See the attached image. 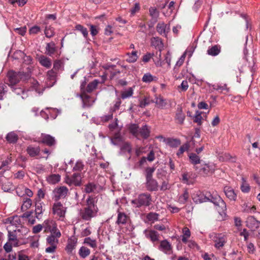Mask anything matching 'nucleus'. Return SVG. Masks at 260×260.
<instances>
[{
  "mask_svg": "<svg viewBox=\"0 0 260 260\" xmlns=\"http://www.w3.org/2000/svg\"><path fill=\"white\" fill-rule=\"evenodd\" d=\"M185 116L183 113L181 109H178L176 114V119L180 124H183L185 119Z\"/></svg>",
  "mask_w": 260,
  "mask_h": 260,
  "instance_id": "obj_47",
  "label": "nucleus"
},
{
  "mask_svg": "<svg viewBox=\"0 0 260 260\" xmlns=\"http://www.w3.org/2000/svg\"><path fill=\"white\" fill-rule=\"evenodd\" d=\"M166 144L172 148H177L181 144V141L178 139L167 138Z\"/></svg>",
  "mask_w": 260,
  "mask_h": 260,
  "instance_id": "obj_34",
  "label": "nucleus"
},
{
  "mask_svg": "<svg viewBox=\"0 0 260 260\" xmlns=\"http://www.w3.org/2000/svg\"><path fill=\"white\" fill-rule=\"evenodd\" d=\"M100 83V81L98 79H94L93 81L90 82L87 86L86 91L88 92L92 91L94 89L96 88L98 84Z\"/></svg>",
  "mask_w": 260,
  "mask_h": 260,
  "instance_id": "obj_42",
  "label": "nucleus"
},
{
  "mask_svg": "<svg viewBox=\"0 0 260 260\" xmlns=\"http://www.w3.org/2000/svg\"><path fill=\"white\" fill-rule=\"evenodd\" d=\"M43 226L45 228V230L49 231L51 233L54 232L56 231H59L57 229L54 221L52 220H46L43 223Z\"/></svg>",
  "mask_w": 260,
  "mask_h": 260,
  "instance_id": "obj_19",
  "label": "nucleus"
},
{
  "mask_svg": "<svg viewBox=\"0 0 260 260\" xmlns=\"http://www.w3.org/2000/svg\"><path fill=\"white\" fill-rule=\"evenodd\" d=\"M151 196L150 193L146 192L140 194L137 198L131 202L132 205L136 208L143 206H149L151 204Z\"/></svg>",
  "mask_w": 260,
  "mask_h": 260,
  "instance_id": "obj_4",
  "label": "nucleus"
},
{
  "mask_svg": "<svg viewBox=\"0 0 260 260\" xmlns=\"http://www.w3.org/2000/svg\"><path fill=\"white\" fill-rule=\"evenodd\" d=\"M53 213L54 215L63 220L66 213V208L58 201L55 202L52 207Z\"/></svg>",
  "mask_w": 260,
  "mask_h": 260,
  "instance_id": "obj_8",
  "label": "nucleus"
},
{
  "mask_svg": "<svg viewBox=\"0 0 260 260\" xmlns=\"http://www.w3.org/2000/svg\"><path fill=\"white\" fill-rule=\"evenodd\" d=\"M60 180V176L58 174H51L47 177V181L49 184H55Z\"/></svg>",
  "mask_w": 260,
  "mask_h": 260,
  "instance_id": "obj_38",
  "label": "nucleus"
},
{
  "mask_svg": "<svg viewBox=\"0 0 260 260\" xmlns=\"http://www.w3.org/2000/svg\"><path fill=\"white\" fill-rule=\"evenodd\" d=\"M84 243L92 248L96 247V242L95 240L91 239L90 237L85 238Z\"/></svg>",
  "mask_w": 260,
  "mask_h": 260,
  "instance_id": "obj_57",
  "label": "nucleus"
},
{
  "mask_svg": "<svg viewBox=\"0 0 260 260\" xmlns=\"http://www.w3.org/2000/svg\"><path fill=\"white\" fill-rule=\"evenodd\" d=\"M126 55L128 56L126 61L129 63L136 62L138 58L137 51H133L131 53H127Z\"/></svg>",
  "mask_w": 260,
  "mask_h": 260,
  "instance_id": "obj_41",
  "label": "nucleus"
},
{
  "mask_svg": "<svg viewBox=\"0 0 260 260\" xmlns=\"http://www.w3.org/2000/svg\"><path fill=\"white\" fill-rule=\"evenodd\" d=\"M16 230H13V231H8V240L9 241H17V236L15 234Z\"/></svg>",
  "mask_w": 260,
  "mask_h": 260,
  "instance_id": "obj_61",
  "label": "nucleus"
},
{
  "mask_svg": "<svg viewBox=\"0 0 260 260\" xmlns=\"http://www.w3.org/2000/svg\"><path fill=\"white\" fill-rule=\"evenodd\" d=\"M69 192L68 188L64 186L55 188L53 191V197L55 201H57L60 199L64 198L68 194Z\"/></svg>",
  "mask_w": 260,
  "mask_h": 260,
  "instance_id": "obj_9",
  "label": "nucleus"
},
{
  "mask_svg": "<svg viewBox=\"0 0 260 260\" xmlns=\"http://www.w3.org/2000/svg\"><path fill=\"white\" fill-rule=\"evenodd\" d=\"M29 83L30 87L27 90H24L21 88L15 87L14 86L11 87V88L16 94L18 95L21 94V98L23 99H25L28 95V92L30 91H35L39 94H41L43 93V89H42V86H41L39 84V82L35 79H30Z\"/></svg>",
  "mask_w": 260,
  "mask_h": 260,
  "instance_id": "obj_2",
  "label": "nucleus"
},
{
  "mask_svg": "<svg viewBox=\"0 0 260 260\" xmlns=\"http://www.w3.org/2000/svg\"><path fill=\"white\" fill-rule=\"evenodd\" d=\"M64 68V64L63 61L61 60H56L54 61L53 64V70L55 72H59L60 71H62Z\"/></svg>",
  "mask_w": 260,
  "mask_h": 260,
  "instance_id": "obj_48",
  "label": "nucleus"
},
{
  "mask_svg": "<svg viewBox=\"0 0 260 260\" xmlns=\"http://www.w3.org/2000/svg\"><path fill=\"white\" fill-rule=\"evenodd\" d=\"M188 197V193L185 190L184 193L179 197V201L181 203L184 204L187 201Z\"/></svg>",
  "mask_w": 260,
  "mask_h": 260,
  "instance_id": "obj_63",
  "label": "nucleus"
},
{
  "mask_svg": "<svg viewBox=\"0 0 260 260\" xmlns=\"http://www.w3.org/2000/svg\"><path fill=\"white\" fill-rule=\"evenodd\" d=\"M133 94V90L132 88H129L127 89L122 91L121 94V99L124 100L127 98L131 97Z\"/></svg>",
  "mask_w": 260,
  "mask_h": 260,
  "instance_id": "obj_52",
  "label": "nucleus"
},
{
  "mask_svg": "<svg viewBox=\"0 0 260 260\" xmlns=\"http://www.w3.org/2000/svg\"><path fill=\"white\" fill-rule=\"evenodd\" d=\"M246 225L251 229L257 228L259 227V222L253 216H249L246 221Z\"/></svg>",
  "mask_w": 260,
  "mask_h": 260,
  "instance_id": "obj_23",
  "label": "nucleus"
},
{
  "mask_svg": "<svg viewBox=\"0 0 260 260\" xmlns=\"http://www.w3.org/2000/svg\"><path fill=\"white\" fill-rule=\"evenodd\" d=\"M57 73L53 70L49 71L47 73V86L51 87L56 82V76Z\"/></svg>",
  "mask_w": 260,
  "mask_h": 260,
  "instance_id": "obj_21",
  "label": "nucleus"
},
{
  "mask_svg": "<svg viewBox=\"0 0 260 260\" xmlns=\"http://www.w3.org/2000/svg\"><path fill=\"white\" fill-rule=\"evenodd\" d=\"M189 158L190 162L194 166H198L197 165L201 164V160L200 157L196 153H191L189 155Z\"/></svg>",
  "mask_w": 260,
  "mask_h": 260,
  "instance_id": "obj_37",
  "label": "nucleus"
},
{
  "mask_svg": "<svg viewBox=\"0 0 260 260\" xmlns=\"http://www.w3.org/2000/svg\"><path fill=\"white\" fill-rule=\"evenodd\" d=\"M45 35L47 38L52 37L54 34V29L53 27L50 26H46L45 29Z\"/></svg>",
  "mask_w": 260,
  "mask_h": 260,
  "instance_id": "obj_58",
  "label": "nucleus"
},
{
  "mask_svg": "<svg viewBox=\"0 0 260 260\" xmlns=\"http://www.w3.org/2000/svg\"><path fill=\"white\" fill-rule=\"evenodd\" d=\"M132 146L128 142H123L120 147L119 154L123 155L127 152L131 154L132 152Z\"/></svg>",
  "mask_w": 260,
  "mask_h": 260,
  "instance_id": "obj_26",
  "label": "nucleus"
},
{
  "mask_svg": "<svg viewBox=\"0 0 260 260\" xmlns=\"http://www.w3.org/2000/svg\"><path fill=\"white\" fill-rule=\"evenodd\" d=\"M215 168L216 166L213 162L201 163L200 166L194 167V169L197 173L203 176H207L213 173Z\"/></svg>",
  "mask_w": 260,
  "mask_h": 260,
  "instance_id": "obj_5",
  "label": "nucleus"
},
{
  "mask_svg": "<svg viewBox=\"0 0 260 260\" xmlns=\"http://www.w3.org/2000/svg\"><path fill=\"white\" fill-rule=\"evenodd\" d=\"M129 131L132 134L133 136L136 137L137 139H139V127L136 124H131L129 126Z\"/></svg>",
  "mask_w": 260,
  "mask_h": 260,
  "instance_id": "obj_51",
  "label": "nucleus"
},
{
  "mask_svg": "<svg viewBox=\"0 0 260 260\" xmlns=\"http://www.w3.org/2000/svg\"><path fill=\"white\" fill-rule=\"evenodd\" d=\"M29 73L24 74L22 72L16 73L13 72H9L8 74L9 81V85L11 87L15 86V85L19 82V79L24 78L25 79L27 77H29Z\"/></svg>",
  "mask_w": 260,
  "mask_h": 260,
  "instance_id": "obj_7",
  "label": "nucleus"
},
{
  "mask_svg": "<svg viewBox=\"0 0 260 260\" xmlns=\"http://www.w3.org/2000/svg\"><path fill=\"white\" fill-rule=\"evenodd\" d=\"M159 215L156 213L150 212L147 215V218L149 221L154 222L158 220Z\"/></svg>",
  "mask_w": 260,
  "mask_h": 260,
  "instance_id": "obj_56",
  "label": "nucleus"
},
{
  "mask_svg": "<svg viewBox=\"0 0 260 260\" xmlns=\"http://www.w3.org/2000/svg\"><path fill=\"white\" fill-rule=\"evenodd\" d=\"M146 186L147 189L151 191L157 190L158 187L157 182L154 179L147 180Z\"/></svg>",
  "mask_w": 260,
  "mask_h": 260,
  "instance_id": "obj_24",
  "label": "nucleus"
},
{
  "mask_svg": "<svg viewBox=\"0 0 260 260\" xmlns=\"http://www.w3.org/2000/svg\"><path fill=\"white\" fill-rule=\"evenodd\" d=\"M18 136L15 132H11L9 133L6 137L7 141L9 143H15L18 140Z\"/></svg>",
  "mask_w": 260,
  "mask_h": 260,
  "instance_id": "obj_31",
  "label": "nucleus"
},
{
  "mask_svg": "<svg viewBox=\"0 0 260 260\" xmlns=\"http://www.w3.org/2000/svg\"><path fill=\"white\" fill-rule=\"evenodd\" d=\"M155 168L154 167H148L146 169V180L148 179H153L152 176L154 172Z\"/></svg>",
  "mask_w": 260,
  "mask_h": 260,
  "instance_id": "obj_53",
  "label": "nucleus"
},
{
  "mask_svg": "<svg viewBox=\"0 0 260 260\" xmlns=\"http://www.w3.org/2000/svg\"><path fill=\"white\" fill-rule=\"evenodd\" d=\"M189 148V144L186 142L183 144L179 149L176 155L178 157H180L181 155L185 151H187Z\"/></svg>",
  "mask_w": 260,
  "mask_h": 260,
  "instance_id": "obj_46",
  "label": "nucleus"
},
{
  "mask_svg": "<svg viewBox=\"0 0 260 260\" xmlns=\"http://www.w3.org/2000/svg\"><path fill=\"white\" fill-rule=\"evenodd\" d=\"M147 238H149L152 242H155L159 240V234L154 230L150 231L146 235Z\"/></svg>",
  "mask_w": 260,
  "mask_h": 260,
  "instance_id": "obj_39",
  "label": "nucleus"
},
{
  "mask_svg": "<svg viewBox=\"0 0 260 260\" xmlns=\"http://www.w3.org/2000/svg\"><path fill=\"white\" fill-rule=\"evenodd\" d=\"M39 61L42 66L47 69L50 68L52 64L51 59L44 55L39 57Z\"/></svg>",
  "mask_w": 260,
  "mask_h": 260,
  "instance_id": "obj_29",
  "label": "nucleus"
},
{
  "mask_svg": "<svg viewBox=\"0 0 260 260\" xmlns=\"http://www.w3.org/2000/svg\"><path fill=\"white\" fill-rule=\"evenodd\" d=\"M77 244V239L75 236H72L68 240L66 250L68 253H72L75 249Z\"/></svg>",
  "mask_w": 260,
  "mask_h": 260,
  "instance_id": "obj_13",
  "label": "nucleus"
},
{
  "mask_svg": "<svg viewBox=\"0 0 260 260\" xmlns=\"http://www.w3.org/2000/svg\"><path fill=\"white\" fill-rule=\"evenodd\" d=\"M174 4L175 2L174 1H171L169 3L168 6H167V11L166 12L164 10L162 12L165 16H169L172 13L174 9Z\"/></svg>",
  "mask_w": 260,
  "mask_h": 260,
  "instance_id": "obj_49",
  "label": "nucleus"
},
{
  "mask_svg": "<svg viewBox=\"0 0 260 260\" xmlns=\"http://www.w3.org/2000/svg\"><path fill=\"white\" fill-rule=\"evenodd\" d=\"M210 240L214 243V246L217 249L222 248L225 243L226 238L222 233H212L209 235Z\"/></svg>",
  "mask_w": 260,
  "mask_h": 260,
  "instance_id": "obj_6",
  "label": "nucleus"
},
{
  "mask_svg": "<svg viewBox=\"0 0 260 260\" xmlns=\"http://www.w3.org/2000/svg\"><path fill=\"white\" fill-rule=\"evenodd\" d=\"M226 197L231 201H235L237 199V194L234 189L230 186H226L223 189Z\"/></svg>",
  "mask_w": 260,
  "mask_h": 260,
  "instance_id": "obj_18",
  "label": "nucleus"
},
{
  "mask_svg": "<svg viewBox=\"0 0 260 260\" xmlns=\"http://www.w3.org/2000/svg\"><path fill=\"white\" fill-rule=\"evenodd\" d=\"M35 207L36 216L38 219H40L43 213L42 203L40 202H37L35 205Z\"/></svg>",
  "mask_w": 260,
  "mask_h": 260,
  "instance_id": "obj_35",
  "label": "nucleus"
},
{
  "mask_svg": "<svg viewBox=\"0 0 260 260\" xmlns=\"http://www.w3.org/2000/svg\"><path fill=\"white\" fill-rule=\"evenodd\" d=\"M156 30L160 35L167 37L170 30V26L164 22H158L156 25Z\"/></svg>",
  "mask_w": 260,
  "mask_h": 260,
  "instance_id": "obj_14",
  "label": "nucleus"
},
{
  "mask_svg": "<svg viewBox=\"0 0 260 260\" xmlns=\"http://www.w3.org/2000/svg\"><path fill=\"white\" fill-rule=\"evenodd\" d=\"M26 151L30 157H35L39 155L40 148L39 146L29 145L27 147Z\"/></svg>",
  "mask_w": 260,
  "mask_h": 260,
  "instance_id": "obj_25",
  "label": "nucleus"
},
{
  "mask_svg": "<svg viewBox=\"0 0 260 260\" xmlns=\"http://www.w3.org/2000/svg\"><path fill=\"white\" fill-rule=\"evenodd\" d=\"M182 231L183 235L182 236L181 240L184 243H186L187 242L188 239L190 236V232L189 229L186 227L184 228Z\"/></svg>",
  "mask_w": 260,
  "mask_h": 260,
  "instance_id": "obj_44",
  "label": "nucleus"
},
{
  "mask_svg": "<svg viewBox=\"0 0 260 260\" xmlns=\"http://www.w3.org/2000/svg\"><path fill=\"white\" fill-rule=\"evenodd\" d=\"M90 253V250L88 248L84 246H82L79 250V254L80 257L83 258L86 257L88 255H89Z\"/></svg>",
  "mask_w": 260,
  "mask_h": 260,
  "instance_id": "obj_43",
  "label": "nucleus"
},
{
  "mask_svg": "<svg viewBox=\"0 0 260 260\" xmlns=\"http://www.w3.org/2000/svg\"><path fill=\"white\" fill-rule=\"evenodd\" d=\"M84 165L81 160L76 161L75 166L73 167L74 171H81L83 169Z\"/></svg>",
  "mask_w": 260,
  "mask_h": 260,
  "instance_id": "obj_64",
  "label": "nucleus"
},
{
  "mask_svg": "<svg viewBox=\"0 0 260 260\" xmlns=\"http://www.w3.org/2000/svg\"><path fill=\"white\" fill-rule=\"evenodd\" d=\"M158 249L167 254H171L172 253L171 244L167 240L160 241Z\"/></svg>",
  "mask_w": 260,
  "mask_h": 260,
  "instance_id": "obj_12",
  "label": "nucleus"
},
{
  "mask_svg": "<svg viewBox=\"0 0 260 260\" xmlns=\"http://www.w3.org/2000/svg\"><path fill=\"white\" fill-rule=\"evenodd\" d=\"M157 79L156 76H152L150 73H147L143 75L142 80L145 83H150L153 81H156Z\"/></svg>",
  "mask_w": 260,
  "mask_h": 260,
  "instance_id": "obj_40",
  "label": "nucleus"
},
{
  "mask_svg": "<svg viewBox=\"0 0 260 260\" xmlns=\"http://www.w3.org/2000/svg\"><path fill=\"white\" fill-rule=\"evenodd\" d=\"M151 45L159 50L158 56L161 57V50L164 47L161 40L158 37H153L151 40Z\"/></svg>",
  "mask_w": 260,
  "mask_h": 260,
  "instance_id": "obj_17",
  "label": "nucleus"
},
{
  "mask_svg": "<svg viewBox=\"0 0 260 260\" xmlns=\"http://www.w3.org/2000/svg\"><path fill=\"white\" fill-rule=\"evenodd\" d=\"M43 143L46 144L48 146H52L55 144L56 141L54 137L50 135L41 134V141Z\"/></svg>",
  "mask_w": 260,
  "mask_h": 260,
  "instance_id": "obj_16",
  "label": "nucleus"
},
{
  "mask_svg": "<svg viewBox=\"0 0 260 260\" xmlns=\"http://www.w3.org/2000/svg\"><path fill=\"white\" fill-rule=\"evenodd\" d=\"M75 28L77 30L80 31L85 39H87L88 35V31L86 28L80 24L76 25Z\"/></svg>",
  "mask_w": 260,
  "mask_h": 260,
  "instance_id": "obj_50",
  "label": "nucleus"
},
{
  "mask_svg": "<svg viewBox=\"0 0 260 260\" xmlns=\"http://www.w3.org/2000/svg\"><path fill=\"white\" fill-rule=\"evenodd\" d=\"M80 97L82 101L83 107L84 108L91 106L94 102V100L93 98H90L86 93H82L80 95Z\"/></svg>",
  "mask_w": 260,
  "mask_h": 260,
  "instance_id": "obj_20",
  "label": "nucleus"
},
{
  "mask_svg": "<svg viewBox=\"0 0 260 260\" xmlns=\"http://www.w3.org/2000/svg\"><path fill=\"white\" fill-rule=\"evenodd\" d=\"M243 183L241 185V189L243 192L247 193L250 190L249 185L246 183V181L244 178H242Z\"/></svg>",
  "mask_w": 260,
  "mask_h": 260,
  "instance_id": "obj_62",
  "label": "nucleus"
},
{
  "mask_svg": "<svg viewBox=\"0 0 260 260\" xmlns=\"http://www.w3.org/2000/svg\"><path fill=\"white\" fill-rule=\"evenodd\" d=\"M56 50L55 44L54 42H51L47 43L46 47V53L48 55L51 56Z\"/></svg>",
  "mask_w": 260,
  "mask_h": 260,
  "instance_id": "obj_30",
  "label": "nucleus"
},
{
  "mask_svg": "<svg viewBox=\"0 0 260 260\" xmlns=\"http://www.w3.org/2000/svg\"><path fill=\"white\" fill-rule=\"evenodd\" d=\"M51 233V234L48 236L46 239L47 243L50 245L57 246L58 243V239L61 236V233L59 231H56Z\"/></svg>",
  "mask_w": 260,
  "mask_h": 260,
  "instance_id": "obj_10",
  "label": "nucleus"
},
{
  "mask_svg": "<svg viewBox=\"0 0 260 260\" xmlns=\"http://www.w3.org/2000/svg\"><path fill=\"white\" fill-rule=\"evenodd\" d=\"M25 186L23 185H19L16 188V192L19 197H23L24 196Z\"/></svg>",
  "mask_w": 260,
  "mask_h": 260,
  "instance_id": "obj_60",
  "label": "nucleus"
},
{
  "mask_svg": "<svg viewBox=\"0 0 260 260\" xmlns=\"http://www.w3.org/2000/svg\"><path fill=\"white\" fill-rule=\"evenodd\" d=\"M66 183L70 185L80 186L81 184V176L79 173H74L71 178H67Z\"/></svg>",
  "mask_w": 260,
  "mask_h": 260,
  "instance_id": "obj_11",
  "label": "nucleus"
},
{
  "mask_svg": "<svg viewBox=\"0 0 260 260\" xmlns=\"http://www.w3.org/2000/svg\"><path fill=\"white\" fill-rule=\"evenodd\" d=\"M208 85L210 88L211 92H213L214 90L219 91L220 92H221L223 91H226V92L229 91V88L227 87V85L226 84L217 83L212 84L208 83Z\"/></svg>",
  "mask_w": 260,
  "mask_h": 260,
  "instance_id": "obj_15",
  "label": "nucleus"
},
{
  "mask_svg": "<svg viewBox=\"0 0 260 260\" xmlns=\"http://www.w3.org/2000/svg\"><path fill=\"white\" fill-rule=\"evenodd\" d=\"M192 199L197 204L209 201L215 206L216 209L220 215L225 214L226 206L224 201L217 194H211L207 192L205 194L200 190L194 191L192 194Z\"/></svg>",
  "mask_w": 260,
  "mask_h": 260,
  "instance_id": "obj_1",
  "label": "nucleus"
},
{
  "mask_svg": "<svg viewBox=\"0 0 260 260\" xmlns=\"http://www.w3.org/2000/svg\"><path fill=\"white\" fill-rule=\"evenodd\" d=\"M127 219V215L123 212H118L116 223L118 225L124 224L126 223Z\"/></svg>",
  "mask_w": 260,
  "mask_h": 260,
  "instance_id": "obj_32",
  "label": "nucleus"
},
{
  "mask_svg": "<svg viewBox=\"0 0 260 260\" xmlns=\"http://www.w3.org/2000/svg\"><path fill=\"white\" fill-rule=\"evenodd\" d=\"M220 47L219 45H215L211 47H209L207 51L209 55L215 56L218 55L220 52Z\"/></svg>",
  "mask_w": 260,
  "mask_h": 260,
  "instance_id": "obj_27",
  "label": "nucleus"
},
{
  "mask_svg": "<svg viewBox=\"0 0 260 260\" xmlns=\"http://www.w3.org/2000/svg\"><path fill=\"white\" fill-rule=\"evenodd\" d=\"M150 135V131L146 125H143L139 131V137L141 136L143 138L146 139L148 138Z\"/></svg>",
  "mask_w": 260,
  "mask_h": 260,
  "instance_id": "obj_33",
  "label": "nucleus"
},
{
  "mask_svg": "<svg viewBox=\"0 0 260 260\" xmlns=\"http://www.w3.org/2000/svg\"><path fill=\"white\" fill-rule=\"evenodd\" d=\"M96 189V185L93 183H89L85 186V191L86 193H90L94 192Z\"/></svg>",
  "mask_w": 260,
  "mask_h": 260,
  "instance_id": "obj_55",
  "label": "nucleus"
},
{
  "mask_svg": "<svg viewBox=\"0 0 260 260\" xmlns=\"http://www.w3.org/2000/svg\"><path fill=\"white\" fill-rule=\"evenodd\" d=\"M111 143L115 146H121L123 143L122 138L120 133H116L114 135L113 138H109Z\"/></svg>",
  "mask_w": 260,
  "mask_h": 260,
  "instance_id": "obj_28",
  "label": "nucleus"
},
{
  "mask_svg": "<svg viewBox=\"0 0 260 260\" xmlns=\"http://www.w3.org/2000/svg\"><path fill=\"white\" fill-rule=\"evenodd\" d=\"M86 203L87 207L81 210L80 214L84 220H89L96 216L98 208L95 205V201L93 198H88L87 199Z\"/></svg>",
  "mask_w": 260,
  "mask_h": 260,
  "instance_id": "obj_3",
  "label": "nucleus"
},
{
  "mask_svg": "<svg viewBox=\"0 0 260 260\" xmlns=\"http://www.w3.org/2000/svg\"><path fill=\"white\" fill-rule=\"evenodd\" d=\"M152 102L155 103L157 107L160 109L164 108L167 105L166 100L161 96L155 97V101Z\"/></svg>",
  "mask_w": 260,
  "mask_h": 260,
  "instance_id": "obj_36",
  "label": "nucleus"
},
{
  "mask_svg": "<svg viewBox=\"0 0 260 260\" xmlns=\"http://www.w3.org/2000/svg\"><path fill=\"white\" fill-rule=\"evenodd\" d=\"M242 212L247 213H253L255 212V208L254 206H251L246 203H244L242 206Z\"/></svg>",
  "mask_w": 260,
  "mask_h": 260,
  "instance_id": "obj_45",
  "label": "nucleus"
},
{
  "mask_svg": "<svg viewBox=\"0 0 260 260\" xmlns=\"http://www.w3.org/2000/svg\"><path fill=\"white\" fill-rule=\"evenodd\" d=\"M32 205V201L29 198H26L23 202L21 206V209L26 210L29 209Z\"/></svg>",
  "mask_w": 260,
  "mask_h": 260,
  "instance_id": "obj_54",
  "label": "nucleus"
},
{
  "mask_svg": "<svg viewBox=\"0 0 260 260\" xmlns=\"http://www.w3.org/2000/svg\"><path fill=\"white\" fill-rule=\"evenodd\" d=\"M107 72L110 73L111 74L110 78L112 79L117 74L120 73L119 70L116 69V66L113 64H106L103 67Z\"/></svg>",
  "mask_w": 260,
  "mask_h": 260,
  "instance_id": "obj_22",
  "label": "nucleus"
},
{
  "mask_svg": "<svg viewBox=\"0 0 260 260\" xmlns=\"http://www.w3.org/2000/svg\"><path fill=\"white\" fill-rule=\"evenodd\" d=\"M121 104V98L120 97H117L114 106L111 108V111L115 112L116 110H118L119 109Z\"/></svg>",
  "mask_w": 260,
  "mask_h": 260,
  "instance_id": "obj_59",
  "label": "nucleus"
}]
</instances>
